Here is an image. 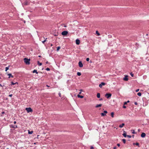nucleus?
I'll use <instances>...</instances> for the list:
<instances>
[{
  "label": "nucleus",
  "instance_id": "4be33fe9",
  "mask_svg": "<svg viewBox=\"0 0 149 149\" xmlns=\"http://www.w3.org/2000/svg\"><path fill=\"white\" fill-rule=\"evenodd\" d=\"M9 66L8 67H6L5 68L6 69V70H5V71H7V70H8L9 69Z\"/></svg>",
  "mask_w": 149,
  "mask_h": 149
},
{
  "label": "nucleus",
  "instance_id": "58836bf2",
  "mask_svg": "<svg viewBox=\"0 0 149 149\" xmlns=\"http://www.w3.org/2000/svg\"><path fill=\"white\" fill-rule=\"evenodd\" d=\"M91 149H94V148L93 146H91Z\"/></svg>",
  "mask_w": 149,
  "mask_h": 149
},
{
  "label": "nucleus",
  "instance_id": "0eeeda50",
  "mask_svg": "<svg viewBox=\"0 0 149 149\" xmlns=\"http://www.w3.org/2000/svg\"><path fill=\"white\" fill-rule=\"evenodd\" d=\"M76 44L79 45L80 43V41L79 39H77L76 40Z\"/></svg>",
  "mask_w": 149,
  "mask_h": 149
},
{
  "label": "nucleus",
  "instance_id": "a19ab883",
  "mask_svg": "<svg viewBox=\"0 0 149 149\" xmlns=\"http://www.w3.org/2000/svg\"><path fill=\"white\" fill-rule=\"evenodd\" d=\"M134 104L135 105H137L138 104H137V103L136 102H134Z\"/></svg>",
  "mask_w": 149,
  "mask_h": 149
},
{
  "label": "nucleus",
  "instance_id": "37998d69",
  "mask_svg": "<svg viewBox=\"0 0 149 149\" xmlns=\"http://www.w3.org/2000/svg\"><path fill=\"white\" fill-rule=\"evenodd\" d=\"M12 94H10V95H9V97H12Z\"/></svg>",
  "mask_w": 149,
  "mask_h": 149
},
{
  "label": "nucleus",
  "instance_id": "49530a36",
  "mask_svg": "<svg viewBox=\"0 0 149 149\" xmlns=\"http://www.w3.org/2000/svg\"><path fill=\"white\" fill-rule=\"evenodd\" d=\"M81 91H80V92H79V94H81Z\"/></svg>",
  "mask_w": 149,
  "mask_h": 149
},
{
  "label": "nucleus",
  "instance_id": "8fccbe9b",
  "mask_svg": "<svg viewBox=\"0 0 149 149\" xmlns=\"http://www.w3.org/2000/svg\"><path fill=\"white\" fill-rule=\"evenodd\" d=\"M15 83V84H18V83L17 82H16Z\"/></svg>",
  "mask_w": 149,
  "mask_h": 149
},
{
  "label": "nucleus",
  "instance_id": "6e6552de",
  "mask_svg": "<svg viewBox=\"0 0 149 149\" xmlns=\"http://www.w3.org/2000/svg\"><path fill=\"white\" fill-rule=\"evenodd\" d=\"M128 76L127 75L125 76V77L123 78V80L124 81H128Z\"/></svg>",
  "mask_w": 149,
  "mask_h": 149
},
{
  "label": "nucleus",
  "instance_id": "473e14b6",
  "mask_svg": "<svg viewBox=\"0 0 149 149\" xmlns=\"http://www.w3.org/2000/svg\"><path fill=\"white\" fill-rule=\"evenodd\" d=\"M103 113H107V111H104Z\"/></svg>",
  "mask_w": 149,
  "mask_h": 149
},
{
  "label": "nucleus",
  "instance_id": "393cba45",
  "mask_svg": "<svg viewBox=\"0 0 149 149\" xmlns=\"http://www.w3.org/2000/svg\"><path fill=\"white\" fill-rule=\"evenodd\" d=\"M38 65L40 66L42 65V63H40L38 61Z\"/></svg>",
  "mask_w": 149,
  "mask_h": 149
},
{
  "label": "nucleus",
  "instance_id": "c9c22d12",
  "mask_svg": "<svg viewBox=\"0 0 149 149\" xmlns=\"http://www.w3.org/2000/svg\"><path fill=\"white\" fill-rule=\"evenodd\" d=\"M127 137H128V138H130L131 137V136L129 135H127Z\"/></svg>",
  "mask_w": 149,
  "mask_h": 149
},
{
  "label": "nucleus",
  "instance_id": "864d4df0",
  "mask_svg": "<svg viewBox=\"0 0 149 149\" xmlns=\"http://www.w3.org/2000/svg\"><path fill=\"white\" fill-rule=\"evenodd\" d=\"M47 86L48 87H49L50 86H48V85H47Z\"/></svg>",
  "mask_w": 149,
  "mask_h": 149
},
{
  "label": "nucleus",
  "instance_id": "f257e3e1",
  "mask_svg": "<svg viewBox=\"0 0 149 149\" xmlns=\"http://www.w3.org/2000/svg\"><path fill=\"white\" fill-rule=\"evenodd\" d=\"M30 59H28L26 58H24V61L25 63L27 65H29L30 64Z\"/></svg>",
  "mask_w": 149,
  "mask_h": 149
},
{
  "label": "nucleus",
  "instance_id": "2eb2a0df",
  "mask_svg": "<svg viewBox=\"0 0 149 149\" xmlns=\"http://www.w3.org/2000/svg\"><path fill=\"white\" fill-rule=\"evenodd\" d=\"M97 98H100V93H97Z\"/></svg>",
  "mask_w": 149,
  "mask_h": 149
},
{
  "label": "nucleus",
  "instance_id": "3c124183",
  "mask_svg": "<svg viewBox=\"0 0 149 149\" xmlns=\"http://www.w3.org/2000/svg\"><path fill=\"white\" fill-rule=\"evenodd\" d=\"M0 86H1V87H2V86L1 85V84H0Z\"/></svg>",
  "mask_w": 149,
  "mask_h": 149
},
{
  "label": "nucleus",
  "instance_id": "9d476101",
  "mask_svg": "<svg viewBox=\"0 0 149 149\" xmlns=\"http://www.w3.org/2000/svg\"><path fill=\"white\" fill-rule=\"evenodd\" d=\"M102 106V104H97L95 106V107L96 108H98L99 107H101Z\"/></svg>",
  "mask_w": 149,
  "mask_h": 149
},
{
  "label": "nucleus",
  "instance_id": "f3484780",
  "mask_svg": "<svg viewBox=\"0 0 149 149\" xmlns=\"http://www.w3.org/2000/svg\"><path fill=\"white\" fill-rule=\"evenodd\" d=\"M33 73H36V74H38V72H37V70H34L33 71Z\"/></svg>",
  "mask_w": 149,
  "mask_h": 149
},
{
  "label": "nucleus",
  "instance_id": "20e7f679",
  "mask_svg": "<svg viewBox=\"0 0 149 149\" xmlns=\"http://www.w3.org/2000/svg\"><path fill=\"white\" fill-rule=\"evenodd\" d=\"M68 33V32L66 31H64L62 32V34L63 36H65L67 35Z\"/></svg>",
  "mask_w": 149,
  "mask_h": 149
},
{
  "label": "nucleus",
  "instance_id": "9b49d317",
  "mask_svg": "<svg viewBox=\"0 0 149 149\" xmlns=\"http://www.w3.org/2000/svg\"><path fill=\"white\" fill-rule=\"evenodd\" d=\"M8 75L9 76V78H10V77H11L12 78H13V75H12L10 73L8 74Z\"/></svg>",
  "mask_w": 149,
  "mask_h": 149
},
{
  "label": "nucleus",
  "instance_id": "f8f14e48",
  "mask_svg": "<svg viewBox=\"0 0 149 149\" xmlns=\"http://www.w3.org/2000/svg\"><path fill=\"white\" fill-rule=\"evenodd\" d=\"M125 125V124L123 123L122 124L120 125L119 126V127L120 128H122L123 127V126Z\"/></svg>",
  "mask_w": 149,
  "mask_h": 149
},
{
  "label": "nucleus",
  "instance_id": "4d7b16f0",
  "mask_svg": "<svg viewBox=\"0 0 149 149\" xmlns=\"http://www.w3.org/2000/svg\"><path fill=\"white\" fill-rule=\"evenodd\" d=\"M102 100V99H100V100Z\"/></svg>",
  "mask_w": 149,
  "mask_h": 149
},
{
  "label": "nucleus",
  "instance_id": "79ce46f5",
  "mask_svg": "<svg viewBox=\"0 0 149 149\" xmlns=\"http://www.w3.org/2000/svg\"><path fill=\"white\" fill-rule=\"evenodd\" d=\"M123 107L124 108H126V107L124 105V106H123Z\"/></svg>",
  "mask_w": 149,
  "mask_h": 149
},
{
  "label": "nucleus",
  "instance_id": "a18cd8bd",
  "mask_svg": "<svg viewBox=\"0 0 149 149\" xmlns=\"http://www.w3.org/2000/svg\"><path fill=\"white\" fill-rule=\"evenodd\" d=\"M16 123V122L15 121L14 122V124H15Z\"/></svg>",
  "mask_w": 149,
  "mask_h": 149
},
{
  "label": "nucleus",
  "instance_id": "c03bdc74",
  "mask_svg": "<svg viewBox=\"0 0 149 149\" xmlns=\"http://www.w3.org/2000/svg\"><path fill=\"white\" fill-rule=\"evenodd\" d=\"M117 145L118 146H120V144H119V143H118V144H117Z\"/></svg>",
  "mask_w": 149,
  "mask_h": 149
},
{
  "label": "nucleus",
  "instance_id": "dca6fc26",
  "mask_svg": "<svg viewBox=\"0 0 149 149\" xmlns=\"http://www.w3.org/2000/svg\"><path fill=\"white\" fill-rule=\"evenodd\" d=\"M111 116L112 117V118H113L114 117V113L113 112H112L111 113Z\"/></svg>",
  "mask_w": 149,
  "mask_h": 149
},
{
  "label": "nucleus",
  "instance_id": "a878e982",
  "mask_svg": "<svg viewBox=\"0 0 149 149\" xmlns=\"http://www.w3.org/2000/svg\"><path fill=\"white\" fill-rule=\"evenodd\" d=\"M133 144L134 145H136L137 146H139V143H133Z\"/></svg>",
  "mask_w": 149,
  "mask_h": 149
},
{
  "label": "nucleus",
  "instance_id": "c756f323",
  "mask_svg": "<svg viewBox=\"0 0 149 149\" xmlns=\"http://www.w3.org/2000/svg\"><path fill=\"white\" fill-rule=\"evenodd\" d=\"M130 75L132 77H133L134 76V74L132 72H131L130 74Z\"/></svg>",
  "mask_w": 149,
  "mask_h": 149
},
{
  "label": "nucleus",
  "instance_id": "bf43d9fd",
  "mask_svg": "<svg viewBox=\"0 0 149 149\" xmlns=\"http://www.w3.org/2000/svg\"><path fill=\"white\" fill-rule=\"evenodd\" d=\"M39 57H40V56H38Z\"/></svg>",
  "mask_w": 149,
  "mask_h": 149
},
{
  "label": "nucleus",
  "instance_id": "13d9d810",
  "mask_svg": "<svg viewBox=\"0 0 149 149\" xmlns=\"http://www.w3.org/2000/svg\"><path fill=\"white\" fill-rule=\"evenodd\" d=\"M64 27H66V26H64Z\"/></svg>",
  "mask_w": 149,
  "mask_h": 149
},
{
  "label": "nucleus",
  "instance_id": "6ab92c4d",
  "mask_svg": "<svg viewBox=\"0 0 149 149\" xmlns=\"http://www.w3.org/2000/svg\"><path fill=\"white\" fill-rule=\"evenodd\" d=\"M12 127L14 128H16L17 127L16 125H14L13 126L12 125Z\"/></svg>",
  "mask_w": 149,
  "mask_h": 149
},
{
  "label": "nucleus",
  "instance_id": "1a4fd4ad",
  "mask_svg": "<svg viewBox=\"0 0 149 149\" xmlns=\"http://www.w3.org/2000/svg\"><path fill=\"white\" fill-rule=\"evenodd\" d=\"M146 136V134L145 133H142L141 135V136L142 137H144Z\"/></svg>",
  "mask_w": 149,
  "mask_h": 149
},
{
  "label": "nucleus",
  "instance_id": "f704fd0d",
  "mask_svg": "<svg viewBox=\"0 0 149 149\" xmlns=\"http://www.w3.org/2000/svg\"><path fill=\"white\" fill-rule=\"evenodd\" d=\"M86 60L87 61H88L89 60V58H87L86 59Z\"/></svg>",
  "mask_w": 149,
  "mask_h": 149
},
{
  "label": "nucleus",
  "instance_id": "ea45409f",
  "mask_svg": "<svg viewBox=\"0 0 149 149\" xmlns=\"http://www.w3.org/2000/svg\"><path fill=\"white\" fill-rule=\"evenodd\" d=\"M58 95H59V96H60V97H61V93H58Z\"/></svg>",
  "mask_w": 149,
  "mask_h": 149
},
{
  "label": "nucleus",
  "instance_id": "7c9ffc66",
  "mask_svg": "<svg viewBox=\"0 0 149 149\" xmlns=\"http://www.w3.org/2000/svg\"><path fill=\"white\" fill-rule=\"evenodd\" d=\"M132 133L134 134H135V132H134V130H132Z\"/></svg>",
  "mask_w": 149,
  "mask_h": 149
},
{
  "label": "nucleus",
  "instance_id": "aec40b11",
  "mask_svg": "<svg viewBox=\"0 0 149 149\" xmlns=\"http://www.w3.org/2000/svg\"><path fill=\"white\" fill-rule=\"evenodd\" d=\"M137 95L139 96H140L141 95V93L139 92L137 94Z\"/></svg>",
  "mask_w": 149,
  "mask_h": 149
},
{
  "label": "nucleus",
  "instance_id": "4468645a",
  "mask_svg": "<svg viewBox=\"0 0 149 149\" xmlns=\"http://www.w3.org/2000/svg\"><path fill=\"white\" fill-rule=\"evenodd\" d=\"M123 135L125 137H126L127 136V135H126V132H125V131H124V133Z\"/></svg>",
  "mask_w": 149,
  "mask_h": 149
},
{
  "label": "nucleus",
  "instance_id": "09e8293b",
  "mask_svg": "<svg viewBox=\"0 0 149 149\" xmlns=\"http://www.w3.org/2000/svg\"><path fill=\"white\" fill-rule=\"evenodd\" d=\"M116 148V147H114L113 148V149H115Z\"/></svg>",
  "mask_w": 149,
  "mask_h": 149
},
{
  "label": "nucleus",
  "instance_id": "bb28decb",
  "mask_svg": "<svg viewBox=\"0 0 149 149\" xmlns=\"http://www.w3.org/2000/svg\"><path fill=\"white\" fill-rule=\"evenodd\" d=\"M96 33L97 34L98 36H99L100 35V33H99V32H98V31H96Z\"/></svg>",
  "mask_w": 149,
  "mask_h": 149
},
{
  "label": "nucleus",
  "instance_id": "72a5a7b5",
  "mask_svg": "<svg viewBox=\"0 0 149 149\" xmlns=\"http://www.w3.org/2000/svg\"><path fill=\"white\" fill-rule=\"evenodd\" d=\"M46 70L47 71H49L50 70V69L49 68H47Z\"/></svg>",
  "mask_w": 149,
  "mask_h": 149
},
{
  "label": "nucleus",
  "instance_id": "052dcab7",
  "mask_svg": "<svg viewBox=\"0 0 149 149\" xmlns=\"http://www.w3.org/2000/svg\"><path fill=\"white\" fill-rule=\"evenodd\" d=\"M1 79V77H0V79Z\"/></svg>",
  "mask_w": 149,
  "mask_h": 149
},
{
  "label": "nucleus",
  "instance_id": "a211bd4d",
  "mask_svg": "<svg viewBox=\"0 0 149 149\" xmlns=\"http://www.w3.org/2000/svg\"><path fill=\"white\" fill-rule=\"evenodd\" d=\"M33 131H29V132H28V134H31L33 133Z\"/></svg>",
  "mask_w": 149,
  "mask_h": 149
},
{
  "label": "nucleus",
  "instance_id": "e433bc0d",
  "mask_svg": "<svg viewBox=\"0 0 149 149\" xmlns=\"http://www.w3.org/2000/svg\"><path fill=\"white\" fill-rule=\"evenodd\" d=\"M139 91V89H138L136 90V92H137Z\"/></svg>",
  "mask_w": 149,
  "mask_h": 149
},
{
  "label": "nucleus",
  "instance_id": "f03ea898",
  "mask_svg": "<svg viewBox=\"0 0 149 149\" xmlns=\"http://www.w3.org/2000/svg\"><path fill=\"white\" fill-rule=\"evenodd\" d=\"M25 109L28 113L32 112L33 111L32 109L30 107L26 108Z\"/></svg>",
  "mask_w": 149,
  "mask_h": 149
},
{
  "label": "nucleus",
  "instance_id": "412c9836",
  "mask_svg": "<svg viewBox=\"0 0 149 149\" xmlns=\"http://www.w3.org/2000/svg\"><path fill=\"white\" fill-rule=\"evenodd\" d=\"M122 141L124 143H126V140L125 139H123L122 140Z\"/></svg>",
  "mask_w": 149,
  "mask_h": 149
},
{
  "label": "nucleus",
  "instance_id": "cd10ccee",
  "mask_svg": "<svg viewBox=\"0 0 149 149\" xmlns=\"http://www.w3.org/2000/svg\"><path fill=\"white\" fill-rule=\"evenodd\" d=\"M60 49V47H57V51H58Z\"/></svg>",
  "mask_w": 149,
  "mask_h": 149
},
{
  "label": "nucleus",
  "instance_id": "423d86ee",
  "mask_svg": "<svg viewBox=\"0 0 149 149\" xmlns=\"http://www.w3.org/2000/svg\"><path fill=\"white\" fill-rule=\"evenodd\" d=\"M79 67L81 68L83 67V64H82L81 61H79Z\"/></svg>",
  "mask_w": 149,
  "mask_h": 149
},
{
  "label": "nucleus",
  "instance_id": "b1692460",
  "mask_svg": "<svg viewBox=\"0 0 149 149\" xmlns=\"http://www.w3.org/2000/svg\"><path fill=\"white\" fill-rule=\"evenodd\" d=\"M77 75L79 76H80L81 74V73L80 72H77Z\"/></svg>",
  "mask_w": 149,
  "mask_h": 149
},
{
  "label": "nucleus",
  "instance_id": "c85d7f7f",
  "mask_svg": "<svg viewBox=\"0 0 149 149\" xmlns=\"http://www.w3.org/2000/svg\"><path fill=\"white\" fill-rule=\"evenodd\" d=\"M11 83L12 85H14L15 84V83H13V82H11Z\"/></svg>",
  "mask_w": 149,
  "mask_h": 149
},
{
  "label": "nucleus",
  "instance_id": "5701e85b",
  "mask_svg": "<svg viewBox=\"0 0 149 149\" xmlns=\"http://www.w3.org/2000/svg\"><path fill=\"white\" fill-rule=\"evenodd\" d=\"M106 115V114H105L104 113H101V115L102 116H104Z\"/></svg>",
  "mask_w": 149,
  "mask_h": 149
},
{
  "label": "nucleus",
  "instance_id": "de8ad7c7",
  "mask_svg": "<svg viewBox=\"0 0 149 149\" xmlns=\"http://www.w3.org/2000/svg\"><path fill=\"white\" fill-rule=\"evenodd\" d=\"M4 113H5V112H3L2 113V114H4Z\"/></svg>",
  "mask_w": 149,
  "mask_h": 149
},
{
  "label": "nucleus",
  "instance_id": "4c0bfd02",
  "mask_svg": "<svg viewBox=\"0 0 149 149\" xmlns=\"http://www.w3.org/2000/svg\"><path fill=\"white\" fill-rule=\"evenodd\" d=\"M127 102H124V105L126 104H127Z\"/></svg>",
  "mask_w": 149,
  "mask_h": 149
},
{
  "label": "nucleus",
  "instance_id": "6e6d98bb",
  "mask_svg": "<svg viewBox=\"0 0 149 149\" xmlns=\"http://www.w3.org/2000/svg\"><path fill=\"white\" fill-rule=\"evenodd\" d=\"M80 91H81H81H82V90L81 89V90H80Z\"/></svg>",
  "mask_w": 149,
  "mask_h": 149
},
{
  "label": "nucleus",
  "instance_id": "7ed1b4c3",
  "mask_svg": "<svg viewBox=\"0 0 149 149\" xmlns=\"http://www.w3.org/2000/svg\"><path fill=\"white\" fill-rule=\"evenodd\" d=\"M111 94L110 93H106L105 96L107 97V98H109V97H111Z\"/></svg>",
  "mask_w": 149,
  "mask_h": 149
},
{
  "label": "nucleus",
  "instance_id": "2f4dec72",
  "mask_svg": "<svg viewBox=\"0 0 149 149\" xmlns=\"http://www.w3.org/2000/svg\"><path fill=\"white\" fill-rule=\"evenodd\" d=\"M47 39V38H46V39L44 40L43 41H42V42L43 43H44L46 41V39Z\"/></svg>",
  "mask_w": 149,
  "mask_h": 149
},
{
  "label": "nucleus",
  "instance_id": "603ef678",
  "mask_svg": "<svg viewBox=\"0 0 149 149\" xmlns=\"http://www.w3.org/2000/svg\"><path fill=\"white\" fill-rule=\"evenodd\" d=\"M130 102L128 100L127 102H127Z\"/></svg>",
  "mask_w": 149,
  "mask_h": 149
},
{
  "label": "nucleus",
  "instance_id": "39448f33",
  "mask_svg": "<svg viewBox=\"0 0 149 149\" xmlns=\"http://www.w3.org/2000/svg\"><path fill=\"white\" fill-rule=\"evenodd\" d=\"M105 85V83L104 82H102L99 85V86L100 88H102L103 86H104Z\"/></svg>",
  "mask_w": 149,
  "mask_h": 149
},
{
  "label": "nucleus",
  "instance_id": "5fc2aeb1",
  "mask_svg": "<svg viewBox=\"0 0 149 149\" xmlns=\"http://www.w3.org/2000/svg\"><path fill=\"white\" fill-rule=\"evenodd\" d=\"M48 63V61H47V62H46V64H47Z\"/></svg>",
  "mask_w": 149,
  "mask_h": 149
},
{
  "label": "nucleus",
  "instance_id": "ddd939ff",
  "mask_svg": "<svg viewBox=\"0 0 149 149\" xmlns=\"http://www.w3.org/2000/svg\"><path fill=\"white\" fill-rule=\"evenodd\" d=\"M77 97H78L80 98H83L84 97V96L82 95H81L79 94L77 95Z\"/></svg>",
  "mask_w": 149,
  "mask_h": 149
}]
</instances>
